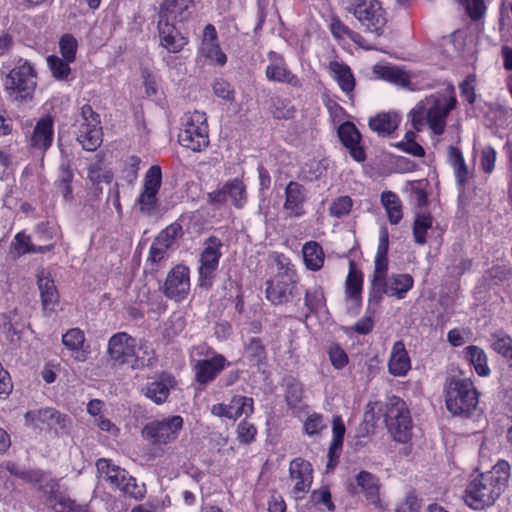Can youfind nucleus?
<instances>
[{"label":"nucleus","instance_id":"25","mask_svg":"<svg viewBox=\"0 0 512 512\" xmlns=\"http://www.w3.org/2000/svg\"><path fill=\"white\" fill-rule=\"evenodd\" d=\"M96 467L99 479L107 482L112 488L119 489L128 475L125 469L106 458L98 459Z\"/></svg>","mask_w":512,"mask_h":512},{"label":"nucleus","instance_id":"42","mask_svg":"<svg viewBox=\"0 0 512 512\" xmlns=\"http://www.w3.org/2000/svg\"><path fill=\"white\" fill-rule=\"evenodd\" d=\"M363 284L362 272L355 269L353 263H350V271L346 279V296L351 300L360 299Z\"/></svg>","mask_w":512,"mask_h":512},{"label":"nucleus","instance_id":"9","mask_svg":"<svg viewBox=\"0 0 512 512\" xmlns=\"http://www.w3.org/2000/svg\"><path fill=\"white\" fill-rule=\"evenodd\" d=\"M77 123V141L83 149L95 151L102 143V128L99 115L89 104H85L81 107Z\"/></svg>","mask_w":512,"mask_h":512},{"label":"nucleus","instance_id":"50","mask_svg":"<svg viewBox=\"0 0 512 512\" xmlns=\"http://www.w3.org/2000/svg\"><path fill=\"white\" fill-rule=\"evenodd\" d=\"M162 184V172L158 165L151 166L145 174L143 190L158 193Z\"/></svg>","mask_w":512,"mask_h":512},{"label":"nucleus","instance_id":"57","mask_svg":"<svg viewBox=\"0 0 512 512\" xmlns=\"http://www.w3.org/2000/svg\"><path fill=\"white\" fill-rule=\"evenodd\" d=\"M157 194L158 193L155 192L142 190L138 198V205L141 212L150 215L156 210L158 205Z\"/></svg>","mask_w":512,"mask_h":512},{"label":"nucleus","instance_id":"19","mask_svg":"<svg viewBox=\"0 0 512 512\" xmlns=\"http://www.w3.org/2000/svg\"><path fill=\"white\" fill-rule=\"evenodd\" d=\"M338 136L355 161L362 162L365 160V151L360 146L361 134L353 123L345 122L341 124L338 128Z\"/></svg>","mask_w":512,"mask_h":512},{"label":"nucleus","instance_id":"49","mask_svg":"<svg viewBox=\"0 0 512 512\" xmlns=\"http://www.w3.org/2000/svg\"><path fill=\"white\" fill-rule=\"evenodd\" d=\"M119 490L124 495L134 498L135 500H141L146 493L145 484H138L136 479L129 474L125 478V482H123Z\"/></svg>","mask_w":512,"mask_h":512},{"label":"nucleus","instance_id":"35","mask_svg":"<svg viewBox=\"0 0 512 512\" xmlns=\"http://www.w3.org/2000/svg\"><path fill=\"white\" fill-rule=\"evenodd\" d=\"M46 503L55 512H76L79 507V504L68 495L57 490H52L49 493Z\"/></svg>","mask_w":512,"mask_h":512},{"label":"nucleus","instance_id":"61","mask_svg":"<svg viewBox=\"0 0 512 512\" xmlns=\"http://www.w3.org/2000/svg\"><path fill=\"white\" fill-rule=\"evenodd\" d=\"M168 250L164 246H160L156 244V240L153 241L150 250H149V256L147 259V264L151 266V269H155V265L160 264L162 261H164L168 256Z\"/></svg>","mask_w":512,"mask_h":512},{"label":"nucleus","instance_id":"51","mask_svg":"<svg viewBox=\"0 0 512 512\" xmlns=\"http://www.w3.org/2000/svg\"><path fill=\"white\" fill-rule=\"evenodd\" d=\"M199 53L220 66H223L227 61L226 55L221 51L217 42L201 44Z\"/></svg>","mask_w":512,"mask_h":512},{"label":"nucleus","instance_id":"56","mask_svg":"<svg viewBox=\"0 0 512 512\" xmlns=\"http://www.w3.org/2000/svg\"><path fill=\"white\" fill-rule=\"evenodd\" d=\"M352 205V199L349 196H340L332 202L329 211L332 216L341 218L350 213Z\"/></svg>","mask_w":512,"mask_h":512},{"label":"nucleus","instance_id":"2","mask_svg":"<svg viewBox=\"0 0 512 512\" xmlns=\"http://www.w3.org/2000/svg\"><path fill=\"white\" fill-rule=\"evenodd\" d=\"M456 103L452 86L447 88V93L437 92L426 96L409 113L413 128L421 131L427 125L435 135H442L447 117Z\"/></svg>","mask_w":512,"mask_h":512},{"label":"nucleus","instance_id":"55","mask_svg":"<svg viewBox=\"0 0 512 512\" xmlns=\"http://www.w3.org/2000/svg\"><path fill=\"white\" fill-rule=\"evenodd\" d=\"M374 274L372 279V289L382 286V283L387 278L388 260L387 257H375L374 261Z\"/></svg>","mask_w":512,"mask_h":512},{"label":"nucleus","instance_id":"36","mask_svg":"<svg viewBox=\"0 0 512 512\" xmlns=\"http://www.w3.org/2000/svg\"><path fill=\"white\" fill-rule=\"evenodd\" d=\"M489 341L491 349L507 359L512 366V337L500 331L491 334Z\"/></svg>","mask_w":512,"mask_h":512},{"label":"nucleus","instance_id":"17","mask_svg":"<svg viewBox=\"0 0 512 512\" xmlns=\"http://www.w3.org/2000/svg\"><path fill=\"white\" fill-rule=\"evenodd\" d=\"M170 18L159 16L158 35L160 44L171 53H177L187 44L186 39L176 29L174 24L170 23Z\"/></svg>","mask_w":512,"mask_h":512},{"label":"nucleus","instance_id":"30","mask_svg":"<svg viewBox=\"0 0 512 512\" xmlns=\"http://www.w3.org/2000/svg\"><path fill=\"white\" fill-rule=\"evenodd\" d=\"M74 174L71 168V163L68 159H63L59 165L58 178L55 182L58 192L65 200L72 199L71 182Z\"/></svg>","mask_w":512,"mask_h":512},{"label":"nucleus","instance_id":"6","mask_svg":"<svg viewBox=\"0 0 512 512\" xmlns=\"http://www.w3.org/2000/svg\"><path fill=\"white\" fill-rule=\"evenodd\" d=\"M178 142L194 152H200L208 147V124L204 112L194 111L184 114Z\"/></svg>","mask_w":512,"mask_h":512},{"label":"nucleus","instance_id":"58","mask_svg":"<svg viewBox=\"0 0 512 512\" xmlns=\"http://www.w3.org/2000/svg\"><path fill=\"white\" fill-rule=\"evenodd\" d=\"M303 386L301 383L293 380L287 384L286 401L290 408H297L302 400Z\"/></svg>","mask_w":512,"mask_h":512},{"label":"nucleus","instance_id":"23","mask_svg":"<svg viewBox=\"0 0 512 512\" xmlns=\"http://www.w3.org/2000/svg\"><path fill=\"white\" fill-rule=\"evenodd\" d=\"M53 134V120L50 117L41 118L29 139L30 147L44 153L52 144Z\"/></svg>","mask_w":512,"mask_h":512},{"label":"nucleus","instance_id":"53","mask_svg":"<svg viewBox=\"0 0 512 512\" xmlns=\"http://www.w3.org/2000/svg\"><path fill=\"white\" fill-rule=\"evenodd\" d=\"M326 427L327 424L323 416L318 413L309 415L303 425L304 432L310 436L320 434Z\"/></svg>","mask_w":512,"mask_h":512},{"label":"nucleus","instance_id":"33","mask_svg":"<svg viewBox=\"0 0 512 512\" xmlns=\"http://www.w3.org/2000/svg\"><path fill=\"white\" fill-rule=\"evenodd\" d=\"M465 358L473 365L479 376H488L490 368L487 363V355L485 351L475 345H470L464 350Z\"/></svg>","mask_w":512,"mask_h":512},{"label":"nucleus","instance_id":"13","mask_svg":"<svg viewBox=\"0 0 512 512\" xmlns=\"http://www.w3.org/2000/svg\"><path fill=\"white\" fill-rule=\"evenodd\" d=\"M230 365L222 354H215L208 359H200L193 365L194 380L201 387L213 382L217 376Z\"/></svg>","mask_w":512,"mask_h":512},{"label":"nucleus","instance_id":"62","mask_svg":"<svg viewBox=\"0 0 512 512\" xmlns=\"http://www.w3.org/2000/svg\"><path fill=\"white\" fill-rule=\"evenodd\" d=\"M496 151L491 146H486L481 151L480 166L484 173L490 174L495 168Z\"/></svg>","mask_w":512,"mask_h":512},{"label":"nucleus","instance_id":"21","mask_svg":"<svg viewBox=\"0 0 512 512\" xmlns=\"http://www.w3.org/2000/svg\"><path fill=\"white\" fill-rule=\"evenodd\" d=\"M270 64L266 67V77L270 81L287 83L294 87H299V79L288 69L283 58L276 53L269 54Z\"/></svg>","mask_w":512,"mask_h":512},{"label":"nucleus","instance_id":"63","mask_svg":"<svg viewBox=\"0 0 512 512\" xmlns=\"http://www.w3.org/2000/svg\"><path fill=\"white\" fill-rule=\"evenodd\" d=\"M12 244L18 255L31 253L34 250V245L31 244L30 236L24 232L17 233Z\"/></svg>","mask_w":512,"mask_h":512},{"label":"nucleus","instance_id":"29","mask_svg":"<svg viewBox=\"0 0 512 512\" xmlns=\"http://www.w3.org/2000/svg\"><path fill=\"white\" fill-rule=\"evenodd\" d=\"M303 259L306 267L311 271H318L323 267L325 254L319 243L308 241L302 247Z\"/></svg>","mask_w":512,"mask_h":512},{"label":"nucleus","instance_id":"39","mask_svg":"<svg viewBox=\"0 0 512 512\" xmlns=\"http://www.w3.org/2000/svg\"><path fill=\"white\" fill-rule=\"evenodd\" d=\"M253 399L251 397L235 395L231 398L229 406V419L236 420L237 418L245 415L249 416L253 413Z\"/></svg>","mask_w":512,"mask_h":512},{"label":"nucleus","instance_id":"4","mask_svg":"<svg viewBox=\"0 0 512 512\" xmlns=\"http://www.w3.org/2000/svg\"><path fill=\"white\" fill-rule=\"evenodd\" d=\"M447 410L455 416L468 417L478 404V392L470 379L452 378L445 390Z\"/></svg>","mask_w":512,"mask_h":512},{"label":"nucleus","instance_id":"38","mask_svg":"<svg viewBox=\"0 0 512 512\" xmlns=\"http://www.w3.org/2000/svg\"><path fill=\"white\" fill-rule=\"evenodd\" d=\"M381 203L384 206L391 224H398L402 219V207L398 196L386 191L381 195Z\"/></svg>","mask_w":512,"mask_h":512},{"label":"nucleus","instance_id":"24","mask_svg":"<svg viewBox=\"0 0 512 512\" xmlns=\"http://www.w3.org/2000/svg\"><path fill=\"white\" fill-rule=\"evenodd\" d=\"M411 369V360L406 351L403 341H396L393 344L388 360V371L396 377H404Z\"/></svg>","mask_w":512,"mask_h":512},{"label":"nucleus","instance_id":"1","mask_svg":"<svg viewBox=\"0 0 512 512\" xmlns=\"http://www.w3.org/2000/svg\"><path fill=\"white\" fill-rule=\"evenodd\" d=\"M509 477L510 465L507 461H499L490 471L477 475L466 487V505L474 510L492 506L507 487Z\"/></svg>","mask_w":512,"mask_h":512},{"label":"nucleus","instance_id":"12","mask_svg":"<svg viewBox=\"0 0 512 512\" xmlns=\"http://www.w3.org/2000/svg\"><path fill=\"white\" fill-rule=\"evenodd\" d=\"M162 293L175 302L184 300L190 291V270L187 266L178 264L167 274Z\"/></svg>","mask_w":512,"mask_h":512},{"label":"nucleus","instance_id":"52","mask_svg":"<svg viewBox=\"0 0 512 512\" xmlns=\"http://www.w3.org/2000/svg\"><path fill=\"white\" fill-rule=\"evenodd\" d=\"M377 72L380 73L381 78L391 83L400 86H406L408 84L406 73L396 67L383 66L380 67Z\"/></svg>","mask_w":512,"mask_h":512},{"label":"nucleus","instance_id":"60","mask_svg":"<svg viewBox=\"0 0 512 512\" xmlns=\"http://www.w3.org/2000/svg\"><path fill=\"white\" fill-rule=\"evenodd\" d=\"M71 420L68 415L60 413L53 409L48 427L53 429L57 434H65L68 432Z\"/></svg>","mask_w":512,"mask_h":512},{"label":"nucleus","instance_id":"59","mask_svg":"<svg viewBox=\"0 0 512 512\" xmlns=\"http://www.w3.org/2000/svg\"><path fill=\"white\" fill-rule=\"evenodd\" d=\"M84 340V333L78 328L68 330L62 337L63 344L70 350H79Z\"/></svg>","mask_w":512,"mask_h":512},{"label":"nucleus","instance_id":"14","mask_svg":"<svg viewBox=\"0 0 512 512\" xmlns=\"http://www.w3.org/2000/svg\"><path fill=\"white\" fill-rule=\"evenodd\" d=\"M177 386V381L170 373L162 372L157 378L149 381L142 388V392L157 405L167 401L170 391Z\"/></svg>","mask_w":512,"mask_h":512},{"label":"nucleus","instance_id":"28","mask_svg":"<svg viewBox=\"0 0 512 512\" xmlns=\"http://www.w3.org/2000/svg\"><path fill=\"white\" fill-rule=\"evenodd\" d=\"M296 283L273 278L266 282V298L272 304H282L288 300Z\"/></svg>","mask_w":512,"mask_h":512},{"label":"nucleus","instance_id":"48","mask_svg":"<svg viewBox=\"0 0 512 512\" xmlns=\"http://www.w3.org/2000/svg\"><path fill=\"white\" fill-rule=\"evenodd\" d=\"M304 304L309 313L323 308L325 298L322 289L320 287H313L312 289L306 290Z\"/></svg>","mask_w":512,"mask_h":512},{"label":"nucleus","instance_id":"10","mask_svg":"<svg viewBox=\"0 0 512 512\" xmlns=\"http://www.w3.org/2000/svg\"><path fill=\"white\" fill-rule=\"evenodd\" d=\"M222 241L211 236L204 242V249L200 255V266L198 268V286L206 290L213 285L215 273L221 258Z\"/></svg>","mask_w":512,"mask_h":512},{"label":"nucleus","instance_id":"32","mask_svg":"<svg viewBox=\"0 0 512 512\" xmlns=\"http://www.w3.org/2000/svg\"><path fill=\"white\" fill-rule=\"evenodd\" d=\"M345 426L340 416L333 417V440L329 447L328 457L329 461L327 463V469H333L335 466V458H338V454L336 452L341 450L343 445V439L345 434Z\"/></svg>","mask_w":512,"mask_h":512},{"label":"nucleus","instance_id":"15","mask_svg":"<svg viewBox=\"0 0 512 512\" xmlns=\"http://www.w3.org/2000/svg\"><path fill=\"white\" fill-rule=\"evenodd\" d=\"M289 475L295 481L292 491L294 498H303L308 492L313 479L311 464L301 458L294 459L290 462Z\"/></svg>","mask_w":512,"mask_h":512},{"label":"nucleus","instance_id":"16","mask_svg":"<svg viewBox=\"0 0 512 512\" xmlns=\"http://www.w3.org/2000/svg\"><path fill=\"white\" fill-rule=\"evenodd\" d=\"M380 481L379 478L368 472L361 471L355 477V484L351 485L353 494H363L366 500L375 506L380 503Z\"/></svg>","mask_w":512,"mask_h":512},{"label":"nucleus","instance_id":"11","mask_svg":"<svg viewBox=\"0 0 512 512\" xmlns=\"http://www.w3.org/2000/svg\"><path fill=\"white\" fill-rule=\"evenodd\" d=\"M183 424L180 415L153 420L144 426L143 435L155 445H165L177 439Z\"/></svg>","mask_w":512,"mask_h":512},{"label":"nucleus","instance_id":"54","mask_svg":"<svg viewBox=\"0 0 512 512\" xmlns=\"http://www.w3.org/2000/svg\"><path fill=\"white\" fill-rule=\"evenodd\" d=\"M60 52L67 62H73L76 56L77 41L70 35L65 34L59 41Z\"/></svg>","mask_w":512,"mask_h":512},{"label":"nucleus","instance_id":"41","mask_svg":"<svg viewBox=\"0 0 512 512\" xmlns=\"http://www.w3.org/2000/svg\"><path fill=\"white\" fill-rule=\"evenodd\" d=\"M433 217L429 213H417L413 224L414 240L419 245L427 242V231L432 228Z\"/></svg>","mask_w":512,"mask_h":512},{"label":"nucleus","instance_id":"46","mask_svg":"<svg viewBox=\"0 0 512 512\" xmlns=\"http://www.w3.org/2000/svg\"><path fill=\"white\" fill-rule=\"evenodd\" d=\"M48 66L51 70L52 75L58 80H68L71 73L69 63L64 58L61 59L58 56L51 55L47 58Z\"/></svg>","mask_w":512,"mask_h":512},{"label":"nucleus","instance_id":"45","mask_svg":"<svg viewBox=\"0 0 512 512\" xmlns=\"http://www.w3.org/2000/svg\"><path fill=\"white\" fill-rule=\"evenodd\" d=\"M271 113L277 119H291L294 117L296 109L290 100L281 97L271 99Z\"/></svg>","mask_w":512,"mask_h":512},{"label":"nucleus","instance_id":"37","mask_svg":"<svg viewBox=\"0 0 512 512\" xmlns=\"http://www.w3.org/2000/svg\"><path fill=\"white\" fill-rule=\"evenodd\" d=\"M329 68L344 92L349 93L354 89V78L350 68L347 65L333 61L330 62Z\"/></svg>","mask_w":512,"mask_h":512},{"label":"nucleus","instance_id":"34","mask_svg":"<svg viewBox=\"0 0 512 512\" xmlns=\"http://www.w3.org/2000/svg\"><path fill=\"white\" fill-rule=\"evenodd\" d=\"M88 178L93 183L106 182L110 183L113 173L104 165V155L96 154L88 166Z\"/></svg>","mask_w":512,"mask_h":512},{"label":"nucleus","instance_id":"8","mask_svg":"<svg viewBox=\"0 0 512 512\" xmlns=\"http://www.w3.org/2000/svg\"><path fill=\"white\" fill-rule=\"evenodd\" d=\"M385 423L394 440L405 443L409 440L412 421L406 403L397 396L389 398Z\"/></svg>","mask_w":512,"mask_h":512},{"label":"nucleus","instance_id":"3","mask_svg":"<svg viewBox=\"0 0 512 512\" xmlns=\"http://www.w3.org/2000/svg\"><path fill=\"white\" fill-rule=\"evenodd\" d=\"M107 354L109 359L118 365L130 364L132 369H140L152 365L147 347L126 332H118L112 335L108 341Z\"/></svg>","mask_w":512,"mask_h":512},{"label":"nucleus","instance_id":"27","mask_svg":"<svg viewBox=\"0 0 512 512\" xmlns=\"http://www.w3.org/2000/svg\"><path fill=\"white\" fill-rule=\"evenodd\" d=\"M400 117L394 112H383L370 118L369 127L381 137L390 136L399 126Z\"/></svg>","mask_w":512,"mask_h":512},{"label":"nucleus","instance_id":"47","mask_svg":"<svg viewBox=\"0 0 512 512\" xmlns=\"http://www.w3.org/2000/svg\"><path fill=\"white\" fill-rule=\"evenodd\" d=\"M52 415L53 408L28 411L25 414V421L34 428H42L43 425H49Z\"/></svg>","mask_w":512,"mask_h":512},{"label":"nucleus","instance_id":"26","mask_svg":"<svg viewBox=\"0 0 512 512\" xmlns=\"http://www.w3.org/2000/svg\"><path fill=\"white\" fill-rule=\"evenodd\" d=\"M37 282L43 310L45 312H54L59 300V294L54 281L49 278L44 271H41L37 274Z\"/></svg>","mask_w":512,"mask_h":512},{"label":"nucleus","instance_id":"7","mask_svg":"<svg viewBox=\"0 0 512 512\" xmlns=\"http://www.w3.org/2000/svg\"><path fill=\"white\" fill-rule=\"evenodd\" d=\"M36 85V71L28 61L19 60L4 79V90L14 101L31 99Z\"/></svg>","mask_w":512,"mask_h":512},{"label":"nucleus","instance_id":"40","mask_svg":"<svg viewBox=\"0 0 512 512\" xmlns=\"http://www.w3.org/2000/svg\"><path fill=\"white\" fill-rule=\"evenodd\" d=\"M244 357L252 365H260L266 361V349L260 338L249 339L244 348Z\"/></svg>","mask_w":512,"mask_h":512},{"label":"nucleus","instance_id":"18","mask_svg":"<svg viewBox=\"0 0 512 512\" xmlns=\"http://www.w3.org/2000/svg\"><path fill=\"white\" fill-rule=\"evenodd\" d=\"M414 280L409 274H394L390 278L383 281L382 286L373 290L374 295L386 294L390 297L403 299L406 293L413 287Z\"/></svg>","mask_w":512,"mask_h":512},{"label":"nucleus","instance_id":"44","mask_svg":"<svg viewBox=\"0 0 512 512\" xmlns=\"http://www.w3.org/2000/svg\"><path fill=\"white\" fill-rule=\"evenodd\" d=\"M183 235L182 226L179 223H172L162 230L155 238L156 244L170 249L176 240Z\"/></svg>","mask_w":512,"mask_h":512},{"label":"nucleus","instance_id":"43","mask_svg":"<svg viewBox=\"0 0 512 512\" xmlns=\"http://www.w3.org/2000/svg\"><path fill=\"white\" fill-rule=\"evenodd\" d=\"M225 191L236 208H242L245 205L247 201L246 188L241 180L235 178L226 182Z\"/></svg>","mask_w":512,"mask_h":512},{"label":"nucleus","instance_id":"20","mask_svg":"<svg viewBox=\"0 0 512 512\" xmlns=\"http://www.w3.org/2000/svg\"><path fill=\"white\" fill-rule=\"evenodd\" d=\"M306 200V190L298 182L290 181L285 188L284 210L289 217H301L304 215V202Z\"/></svg>","mask_w":512,"mask_h":512},{"label":"nucleus","instance_id":"64","mask_svg":"<svg viewBox=\"0 0 512 512\" xmlns=\"http://www.w3.org/2000/svg\"><path fill=\"white\" fill-rule=\"evenodd\" d=\"M461 5H463L469 14V16L477 20L482 17L485 11V5L483 0H457Z\"/></svg>","mask_w":512,"mask_h":512},{"label":"nucleus","instance_id":"31","mask_svg":"<svg viewBox=\"0 0 512 512\" xmlns=\"http://www.w3.org/2000/svg\"><path fill=\"white\" fill-rule=\"evenodd\" d=\"M192 2L193 0H164L160 6L159 16L182 21Z\"/></svg>","mask_w":512,"mask_h":512},{"label":"nucleus","instance_id":"22","mask_svg":"<svg viewBox=\"0 0 512 512\" xmlns=\"http://www.w3.org/2000/svg\"><path fill=\"white\" fill-rule=\"evenodd\" d=\"M447 161L453 169L458 188L463 191L468 181L472 178L473 172L469 170L460 149L455 146L448 147Z\"/></svg>","mask_w":512,"mask_h":512},{"label":"nucleus","instance_id":"5","mask_svg":"<svg viewBox=\"0 0 512 512\" xmlns=\"http://www.w3.org/2000/svg\"><path fill=\"white\" fill-rule=\"evenodd\" d=\"M342 3L346 11L357 19L364 32L382 35L387 18L379 0H342Z\"/></svg>","mask_w":512,"mask_h":512}]
</instances>
